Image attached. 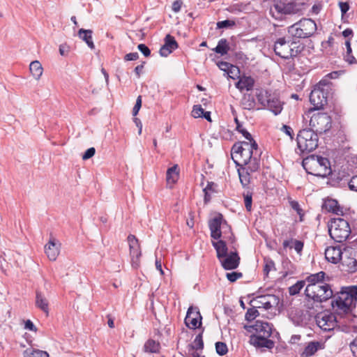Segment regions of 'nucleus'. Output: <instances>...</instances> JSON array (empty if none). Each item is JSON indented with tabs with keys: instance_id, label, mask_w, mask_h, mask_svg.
I'll return each instance as SVG.
<instances>
[{
	"instance_id": "obj_1",
	"label": "nucleus",
	"mask_w": 357,
	"mask_h": 357,
	"mask_svg": "<svg viewBox=\"0 0 357 357\" xmlns=\"http://www.w3.org/2000/svg\"><path fill=\"white\" fill-rule=\"evenodd\" d=\"M261 151L256 141L238 142L231 149V158L237 166H249L251 172H257L260 167Z\"/></svg>"
},
{
	"instance_id": "obj_2",
	"label": "nucleus",
	"mask_w": 357,
	"mask_h": 357,
	"mask_svg": "<svg viewBox=\"0 0 357 357\" xmlns=\"http://www.w3.org/2000/svg\"><path fill=\"white\" fill-rule=\"evenodd\" d=\"M331 305L334 314L340 318L349 319L357 302V286L342 287L339 292L333 295Z\"/></svg>"
},
{
	"instance_id": "obj_3",
	"label": "nucleus",
	"mask_w": 357,
	"mask_h": 357,
	"mask_svg": "<svg viewBox=\"0 0 357 357\" xmlns=\"http://www.w3.org/2000/svg\"><path fill=\"white\" fill-rule=\"evenodd\" d=\"M307 5L300 0H274L270 8V15L275 20H280L284 15L303 14Z\"/></svg>"
},
{
	"instance_id": "obj_4",
	"label": "nucleus",
	"mask_w": 357,
	"mask_h": 357,
	"mask_svg": "<svg viewBox=\"0 0 357 357\" xmlns=\"http://www.w3.org/2000/svg\"><path fill=\"white\" fill-rule=\"evenodd\" d=\"M302 165L308 174L326 177L332 173L331 162L326 157L310 155L303 160Z\"/></svg>"
},
{
	"instance_id": "obj_5",
	"label": "nucleus",
	"mask_w": 357,
	"mask_h": 357,
	"mask_svg": "<svg viewBox=\"0 0 357 357\" xmlns=\"http://www.w3.org/2000/svg\"><path fill=\"white\" fill-rule=\"evenodd\" d=\"M303 49V45L295 41L294 39H287L286 37L278 38L273 47L275 54L285 59L297 56Z\"/></svg>"
},
{
	"instance_id": "obj_6",
	"label": "nucleus",
	"mask_w": 357,
	"mask_h": 357,
	"mask_svg": "<svg viewBox=\"0 0 357 357\" xmlns=\"http://www.w3.org/2000/svg\"><path fill=\"white\" fill-rule=\"evenodd\" d=\"M331 83L324 78L314 86L310 94V101L313 108L309 112L322 109L327 104L328 91L331 89Z\"/></svg>"
},
{
	"instance_id": "obj_7",
	"label": "nucleus",
	"mask_w": 357,
	"mask_h": 357,
	"mask_svg": "<svg viewBox=\"0 0 357 357\" xmlns=\"http://www.w3.org/2000/svg\"><path fill=\"white\" fill-rule=\"evenodd\" d=\"M317 24L310 18H303L288 27V33L292 39H304L311 37L317 31Z\"/></svg>"
},
{
	"instance_id": "obj_8",
	"label": "nucleus",
	"mask_w": 357,
	"mask_h": 357,
	"mask_svg": "<svg viewBox=\"0 0 357 357\" xmlns=\"http://www.w3.org/2000/svg\"><path fill=\"white\" fill-rule=\"evenodd\" d=\"M313 130L310 128H303L297 134V150L301 153H310L317 148L319 137Z\"/></svg>"
},
{
	"instance_id": "obj_9",
	"label": "nucleus",
	"mask_w": 357,
	"mask_h": 357,
	"mask_svg": "<svg viewBox=\"0 0 357 357\" xmlns=\"http://www.w3.org/2000/svg\"><path fill=\"white\" fill-rule=\"evenodd\" d=\"M330 236L336 242L342 243L347 240L351 234L349 222L343 218L335 219L328 228Z\"/></svg>"
},
{
	"instance_id": "obj_10",
	"label": "nucleus",
	"mask_w": 357,
	"mask_h": 357,
	"mask_svg": "<svg viewBox=\"0 0 357 357\" xmlns=\"http://www.w3.org/2000/svg\"><path fill=\"white\" fill-rule=\"evenodd\" d=\"M305 295L307 298L312 299L314 302L323 303L331 298L333 292L331 285L324 282L319 285L306 287Z\"/></svg>"
},
{
	"instance_id": "obj_11",
	"label": "nucleus",
	"mask_w": 357,
	"mask_h": 357,
	"mask_svg": "<svg viewBox=\"0 0 357 357\" xmlns=\"http://www.w3.org/2000/svg\"><path fill=\"white\" fill-rule=\"evenodd\" d=\"M309 125L317 135L326 133L332 127V119L327 113L318 112L311 116Z\"/></svg>"
},
{
	"instance_id": "obj_12",
	"label": "nucleus",
	"mask_w": 357,
	"mask_h": 357,
	"mask_svg": "<svg viewBox=\"0 0 357 357\" xmlns=\"http://www.w3.org/2000/svg\"><path fill=\"white\" fill-rule=\"evenodd\" d=\"M280 303V298L274 294H265L256 296L250 301V304L255 307H263L269 310L277 307Z\"/></svg>"
},
{
	"instance_id": "obj_13",
	"label": "nucleus",
	"mask_w": 357,
	"mask_h": 357,
	"mask_svg": "<svg viewBox=\"0 0 357 357\" xmlns=\"http://www.w3.org/2000/svg\"><path fill=\"white\" fill-rule=\"evenodd\" d=\"M337 317L336 314H321L316 318L317 326L324 331H331L337 326Z\"/></svg>"
},
{
	"instance_id": "obj_14",
	"label": "nucleus",
	"mask_w": 357,
	"mask_h": 357,
	"mask_svg": "<svg viewBox=\"0 0 357 357\" xmlns=\"http://www.w3.org/2000/svg\"><path fill=\"white\" fill-rule=\"evenodd\" d=\"M128 241L129 243L132 266L134 268H137L139 264V258L142 255L138 239L135 237V236L130 234L128 236Z\"/></svg>"
},
{
	"instance_id": "obj_15",
	"label": "nucleus",
	"mask_w": 357,
	"mask_h": 357,
	"mask_svg": "<svg viewBox=\"0 0 357 357\" xmlns=\"http://www.w3.org/2000/svg\"><path fill=\"white\" fill-rule=\"evenodd\" d=\"M227 225V222L223 220V216L219 213L217 216L210 220L208 227L211 231V236L212 238L218 240L222 236L221 225Z\"/></svg>"
},
{
	"instance_id": "obj_16",
	"label": "nucleus",
	"mask_w": 357,
	"mask_h": 357,
	"mask_svg": "<svg viewBox=\"0 0 357 357\" xmlns=\"http://www.w3.org/2000/svg\"><path fill=\"white\" fill-rule=\"evenodd\" d=\"M245 328L249 332L250 329L255 331L257 333L255 336L271 337L272 334V327L268 322L257 321L254 325L245 326Z\"/></svg>"
},
{
	"instance_id": "obj_17",
	"label": "nucleus",
	"mask_w": 357,
	"mask_h": 357,
	"mask_svg": "<svg viewBox=\"0 0 357 357\" xmlns=\"http://www.w3.org/2000/svg\"><path fill=\"white\" fill-rule=\"evenodd\" d=\"M185 324L189 328L195 329L202 324V316L199 311L190 307L185 318Z\"/></svg>"
},
{
	"instance_id": "obj_18",
	"label": "nucleus",
	"mask_w": 357,
	"mask_h": 357,
	"mask_svg": "<svg viewBox=\"0 0 357 357\" xmlns=\"http://www.w3.org/2000/svg\"><path fill=\"white\" fill-rule=\"evenodd\" d=\"M356 250H345L341 259L343 266L347 267V271L354 273L357 270V259Z\"/></svg>"
},
{
	"instance_id": "obj_19",
	"label": "nucleus",
	"mask_w": 357,
	"mask_h": 357,
	"mask_svg": "<svg viewBox=\"0 0 357 357\" xmlns=\"http://www.w3.org/2000/svg\"><path fill=\"white\" fill-rule=\"evenodd\" d=\"M222 266L225 270H233L236 268L240 264V257L236 251L231 252L220 260Z\"/></svg>"
},
{
	"instance_id": "obj_20",
	"label": "nucleus",
	"mask_w": 357,
	"mask_h": 357,
	"mask_svg": "<svg viewBox=\"0 0 357 357\" xmlns=\"http://www.w3.org/2000/svg\"><path fill=\"white\" fill-rule=\"evenodd\" d=\"M178 48V43L174 36L167 34L165 38V43L160 47L159 53L162 56H167Z\"/></svg>"
},
{
	"instance_id": "obj_21",
	"label": "nucleus",
	"mask_w": 357,
	"mask_h": 357,
	"mask_svg": "<svg viewBox=\"0 0 357 357\" xmlns=\"http://www.w3.org/2000/svg\"><path fill=\"white\" fill-rule=\"evenodd\" d=\"M265 107L275 115L280 114L282 110V103L279 97L275 94H271L268 96Z\"/></svg>"
},
{
	"instance_id": "obj_22",
	"label": "nucleus",
	"mask_w": 357,
	"mask_h": 357,
	"mask_svg": "<svg viewBox=\"0 0 357 357\" xmlns=\"http://www.w3.org/2000/svg\"><path fill=\"white\" fill-rule=\"evenodd\" d=\"M329 277L326 276V274L324 271H320L317 273L310 274L308 275L305 281L307 282L308 284L306 287H311L312 286H316L321 284V283L324 282L329 281Z\"/></svg>"
},
{
	"instance_id": "obj_23",
	"label": "nucleus",
	"mask_w": 357,
	"mask_h": 357,
	"mask_svg": "<svg viewBox=\"0 0 357 357\" xmlns=\"http://www.w3.org/2000/svg\"><path fill=\"white\" fill-rule=\"evenodd\" d=\"M343 252L339 247H328L325 250L326 260L333 264H337L342 257Z\"/></svg>"
},
{
	"instance_id": "obj_24",
	"label": "nucleus",
	"mask_w": 357,
	"mask_h": 357,
	"mask_svg": "<svg viewBox=\"0 0 357 357\" xmlns=\"http://www.w3.org/2000/svg\"><path fill=\"white\" fill-rule=\"evenodd\" d=\"M45 252L50 260L56 259L59 254V245L56 244L54 238H50L49 242L45 245Z\"/></svg>"
},
{
	"instance_id": "obj_25",
	"label": "nucleus",
	"mask_w": 357,
	"mask_h": 357,
	"mask_svg": "<svg viewBox=\"0 0 357 357\" xmlns=\"http://www.w3.org/2000/svg\"><path fill=\"white\" fill-rule=\"evenodd\" d=\"M270 337L264 336H250V342L257 347H265L272 349L274 347V342L270 339Z\"/></svg>"
},
{
	"instance_id": "obj_26",
	"label": "nucleus",
	"mask_w": 357,
	"mask_h": 357,
	"mask_svg": "<svg viewBox=\"0 0 357 357\" xmlns=\"http://www.w3.org/2000/svg\"><path fill=\"white\" fill-rule=\"evenodd\" d=\"M255 85V79L250 76L240 77L238 81L235 84L236 87L240 91H251Z\"/></svg>"
},
{
	"instance_id": "obj_27",
	"label": "nucleus",
	"mask_w": 357,
	"mask_h": 357,
	"mask_svg": "<svg viewBox=\"0 0 357 357\" xmlns=\"http://www.w3.org/2000/svg\"><path fill=\"white\" fill-rule=\"evenodd\" d=\"M323 207L328 211L338 215L344 214L343 208L339 205L337 200L327 199L325 200Z\"/></svg>"
},
{
	"instance_id": "obj_28",
	"label": "nucleus",
	"mask_w": 357,
	"mask_h": 357,
	"mask_svg": "<svg viewBox=\"0 0 357 357\" xmlns=\"http://www.w3.org/2000/svg\"><path fill=\"white\" fill-rule=\"evenodd\" d=\"M213 50L217 54L225 55L229 50H234V48L231 43H229L227 39L222 38L218 41L217 46Z\"/></svg>"
},
{
	"instance_id": "obj_29",
	"label": "nucleus",
	"mask_w": 357,
	"mask_h": 357,
	"mask_svg": "<svg viewBox=\"0 0 357 357\" xmlns=\"http://www.w3.org/2000/svg\"><path fill=\"white\" fill-rule=\"evenodd\" d=\"M93 31L91 29H80L78 31V36L84 40L91 50L95 49V45L92 38Z\"/></svg>"
},
{
	"instance_id": "obj_30",
	"label": "nucleus",
	"mask_w": 357,
	"mask_h": 357,
	"mask_svg": "<svg viewBox=\"0 0 357 357\" xmlns=\"http://www.w3.org/2000/svg\"><path fill=\"white\" fill-rule=\"evenodd\" d=\"M238 173L241 183L243 187L248 185L250 182V173L249 166H238Z\"/></svg>"
},
{
	"instance_id": "obj_31",
	"label": "nucleus",
	"mask_w": 357,
	"mask_h": 357,
	"mask_svg": "<svg viewBox=\"0 0 357 357\" xmlns=\"http://www.w3.org/2000/svg\"><path fill=\"white\" fill-rule=\"evenodd\" d=\"M212 245L216 250L217 257L219 260H221V259L228 255V248L225 241L222 240L213 241Z\"/></svg>"
},
{
	"instance_id": "obj_32",
	"label": "nucleus",
	"mask_w": 357,
	"mask_h": 357,
	"mask_svg": "<svg viewBox=\"0 0 357 357\" xmlns=\"http://www.w3.org/2000/svg\"><path fill=\"white\" fill-rule=\"evenodd\" d=\"M36 305L47 314L49 312L48 301L45 296L40 291H36Z\"/></svg>"
},
{
	"instance_id": "obj_33",
	"label": "nucleus",
	"mask_w": 357,
	"mask_h": 357,
	"mask_svg": "<svg viewBox=\"0 0 357 357\" xmlns=\"http://www.w3.org/2000/svg\"><path fill=\"white\" fill-rule=\"evenodd\" d=\"M241 104L244 109L252 110L256 105L255 99L251 94H244Z\"/></svg>"
},
{
	"instance_id": "obj_34",
	"label": "nucleus",
	"mask_w": 357,
	"mask_h": 357,
	"mask_svg": "<svg viewBox=\"0 0 357 357\" xmlns=\"http://www.w3.org/2000/svg\"><path fill=\"white\" fill-rule=\"evenodd\" d=\"M179 169L177 165L169 167L166 174V179L168 183H174L178 178Z\"/></svg>"
},
{
	"instance_id": "obj_35",
	"label": "nucleus",
	"mask_w": 357,
	"mask_h": 357,
	"mask_svg": "<svg viewBox=\"0 0 357 357\" xmlns=\"http://www.w3.org/2000/svg\"><path fill=\"white\" fill-rule=\"evenodd\" d=\"M29 70L35 79H39L43 71L41 63L38 61H33L29 65Z\"/></svg>"
},
{
	"instance_id": "obj_36",
	"label": "nucleus",
	"mask_w": 357,
	"mask_h": 357,
	"mask_svg": "<svg viewBox=\"0 0 357 357\" xmlns=\"http://www.w3.org/2000/svg\"><path fill=\"white\" fill-rule=\"evenodd\" d=\"M321 347V344L319 342L313 341L310 342L307 344V345L305 347V349L302 354V355L305 357H308L314 354L317 350Z\"/></svg>"
},
{
	"instance_id": "obj_37",
	"label": "nucleus",
	"mask_w": 357,
	"mask_h": 357,
	"mask_svg": "<svg viewBox=\"0 0 357 357\" xmlns=\"http://www.w3.org/2000/svg\"><path fill=\"white\" fill-rule=\"evenodd\" d=\"M160 348L159 342L152 339L148 340L144 345V351L146 353H158L159 352Z\"/></svg>"
},
{
	"instance_id": "obj_38",
	"label": "nucleus",
	"mask_w": 357,
	"mask_h": 357,
	"mask_svg": "<svg viewBox=\"0 0 357 357\" xmlns=\"http://www.w3.org/2000/svg\"><path fill=\"white\" fill-rule=\"evenodd\" d=\"M345 45L347 47V52H346V54L344 55V61L350 65L356 64L357 60L354 56V55L352 54V50H351L350 41L346 40Z\"/></svg>"
},
{
	"instance_id": "obj_39",
	"label": "nucleus",
	"mask_w": 357,
	"mask_h": 357,
	"mask_svg": "<svg viewBox=\"0 0 357 357\" xmlns=\"http://www.w3.org/2000/svg\"><path fill=\"white\" fill-rule=\"evenodd\" d=\"M248 4L244 3H237L230 6L228 10L232 13H238L241 12H245L248 10Z\"/></svg>"
},
{
	"instance_id": "obj_40",
	"label": "nucleus",
	"mask_w": 357,
	"mask_h": 357,
	"mask_svg": "<svg viewBox=\"0 0 357 357\" xmlns=\"http://www.w3.org/2000/svg\"><path fill=\"white\" fill-rule=\"evenodd\" d=\"M191 349L198 351L204 349L202 333H199L195 338L193 343L190 345Z\"/></svg>"
},
{
	"instance_id": "obj_41",
	"label": "nucleus",
	"mask_w": 357,
	"mask_h": 357,
	"mask_svg": "<svg viewBox=\"0 0 357 357\" xmlns=\"http://www.w3.org/2000/svg\"><path fill=\"white\" fill-rule=\"evenodd\" d=\"M305 284V280H299L294 285L289 287V293L291 296L298 294Z\"/></svg>"
},
{
	"instance_id": "obj_42",
	"label": "nucleus",
	"mask_w": 357,
	"mask_h": 357,
	"mask_svg": "<svg viewBox=\"0 0 357 357\" xmlns=\"http://www.w3.org/2000/svg\"><path fill=\"white\" fill-rule=\"evenodd\" d=\"M264 274L266 277L268 275L269 272L272 270H275L274 261L269 257H264Z\"/></svg>"
},
{
	"instance_id": "obj_43",
	"label": "nucleus",
	"mask_w": 357,
	"mask_h": 357,
	"mask_svg": "<svg viewBox=\"0 0 357 357\" xmlns=\"http://www.w3.org/2000/svg\"><path fill=\"white\" fill-rule=\"evenodd\" d=\"M234 121L236 124V130L241 133L243 135V136L247 139V140H252V137L251 135V134L247 131L245 128H243L241 122L238 121V118L237 117H235L234 118Z\"/></svg>"
},
{
	"instance_id": "obj_44",
	"label": "nucleus",
	"mask_w": 357,
	"mask_h": 357,
	"mask_svg": "<svg viewBox=\"0 0 357 357\" xmlns=\"http://www.w3.org/2000/svg\"><path fill=\"white\" fill-rule=\"evenodd\" d=\"M215 351L220 356H224L228 352L227 344L222 342H217L215 343Z\"/></svg>"
},
{
	"instance_id": "obj_45",
	"label": "nucleus",
	"mask_w": 357,
	"mask_h": 357,
	"mask_svg": "<svg viewBox=\"0 0 357 357\" xmlns=\"http://www.w3.org/2000/svg\"><path fill=\"white\" fill-rule=\"evenodd\" d=\"M236 23L233 20H225L219 21L216 24L217 29H227L235 26Z\"/></svg>"
},
{
	"instance_id": "obj_46",
	"label": "nucleus",
	"mask_w": 357,
	"mask_h": 357,
	"mask_svg": "<svg viewBox=\"0 0 357 357\" xmlns=\"http://www.w3.org/2000/svg\"><path fill=\"white\" fill-rule=\"evenodd\" d=\"M244 197V204L245 208L248 211H252V193L248 192L246 194H243Z\"/></svg>"
},
{
	"instance_id": "obj_47",
	"label": "nucleus",
	"mask_w": 357,
	"mask_h": 357,
	"mask_svg": "<svg viewBox=\"0 0 357 357\" xmlns=\"http://www.w3.org/2000/svg\"><path fill=\"white\" fill-rule=\"evenodd\" d=\"M256 308L257 307H252V308L248 310L245 314L246 320L252 321L255 319L257 316H259V313Z\"/></svg>"
},
{
	"instance_id": "obj_48",
	"label": "nucleus",
	"mask_w": 357,
	"mask_h": 357,
	"mask_svg": "<svg viewBox=\"0 0 357 357\" xmlns=\"http://www.w3.org/2000/svg\"><path fill=\"white\" fill-rule=\"evenodd\" d=\"M269 95H271V93H268L266 91L264 92L260 91L259 93H257V98L259 102L264 107L266 106V99H268V96Z\"/></svg>"
},
{
	"instance_id": "obj_49",
	"label": "nucleus",
	"mask_w": 357,
	"mask_h": 357,
	"mask_svg": "<svg viewBox=\"0 0 357 357\" xmlns=\"http://www.w3.org/2000/svg\"><path fill=\"white\" fill-rule=\"evenodd\" d=\"M243 277V273L241 272H231L227 273L226 278L231 282H236L238 279H240Z\"/></svg>"
},
{
	"instance_id": "obj_50",
	"label": "nucleus",
	"mask_w": 357,
	"mask_h": 357,
	"mask_svg": "<svg viewBox=\"0 0 357 357\" xmlns=\"http://www.w3.org/2000/svg\"><path fill=\"white\" fill-rule=\"evenodd\" d=\"M290 205H291V208L297 212L298 215L300 217V220L303 221V217L304 215V213H303V209L301 208L298 202L296 201H291L290 202Z\"/></svg>"
},
{
	"instance_id": "obj_51",
	"label": "nucleus",
	"mask_w": 357,
	"mask_h": 357,
	"mask_svg": "<svg viewBox=\"0 0 357 357\" xmlns=\"http://www.w3.org/2000/svg\"><path fill=\"white\" fill-rule=\"evenodd\" d=\"M204 111V110L203 109L200 105H194L192 111V116L194 118H199L202 116Z\"/></svg>"
},
{
	"instance_id": "obj_52",
	"label": "nucleus",
	"mask_w": 357,
	"mask_h": 357,
	"mask_svg": "<svg viewBox=\"0 0 357 357\" xmlns=\"http://www.w3.org/2000/svg\"><path fill=\"white\" fill-rule=\"evenodd\" d=\"M280 130L281 131L284 132L287 136H289L291 140L294 139V132L291 126L287 125H283Z\"/></svg>"
},
{
	"instance_id": "obj_53",
	"label": "nucleus",
	"mask_w": 357,
	"mask_h": 357,
	"mask_svg": "<svg viewBox=\"0 0 357 357\" xmlns=\"http://www.w3.org/2000/svg\"><path fill=\"white\" fill-rule=\"evenodd\" d=\"M137 49L142 52V54L147 57L151 55V50L145 44L141 43L137 46Z\"/></svg>"
},
{
	"instance_id": "obj_54",
	"label": "nucleus",
	"mask_w": 357,
	"mask_h": 357,
	"mask_svg": "<svg viewBox=\"0 0 357 357\" xmlns=\"http://www.w3.org/2000/svg\"><path fill=\"white\" fill-rule=\"evenodd\" d=\"M338 5H339V7L341 10L342 17H343L346 15L347 12L350 8L349 3L347 1H345V2L340 1L338 3Z\"/></svg>"
},
{
	"instance_id": "obj_55",
	"label": "nucleus",
	"mask_w": 357,
	"mask_h": 357,
	"mask_svg": "<svg viewBox=\"0 0 357 357\" xmlns=\"http://www.w3.org/2000/svg\"><path fill=\"white\" fill-rule=\"evenodd\" d=\"M141 107H142V96H139L136 100L135 105L132 109V115L134 116H137Z\"/></svg>"
},
{
	"instance_id": "obj_56",
	"label": "nucleus",
	"mask_w": 357,
	"mask_h": 357,
	"mask_svg": "<svg viewBox=\"0 0 357 357\" xmlns=\"http://www.w3.org/2000/svg\"><path fill=\"white\" fill-rule=\"evenodd\" d=\"M96 153V149L93 147L88 149L82 155V159L86 160L92 158Z\"/></svg>"
},
{
	"instance_id": "obj_57",
	"label": "nucleus",
	"mask_w": 357,
	"mask_h": 357,
	"mask_svg": "<svg viewBox=\"0 0 357 357\" xmlns=\"http://www.w3.org/2000/svg\"><path fill=\"white\" fill-rule=\"evenodd\" d=\"M293 243L294 246L292 247L294 248V250L296 251L298 254H301L304 246L303 242L298 240H294Z\"/></svg>"
},
{
	"instance_id": "obj_58",
	"label": "nucleus",
	"mask_w": 357,
	"mask_h": 357,
	"mask_svg": "<svg viewBox=\"0 0 357 357\" xmlns=\"http://www.w3.org/2000/svg\"><path fill=\"white\" fill-rule=\"evenodd\" d=\"M182 0H176L172 3V9L174 13H178L183 6Z\"/></svg>"
},
{
	"instance_id": "obj_59",
	"label": "nucleus",
	"mask_w": 357,
	"mask_h": 357,
	"mask_svg": "<svg viewBox=\"0 0 357 357\" xmlns=\"http://www.w3.org/2000/svg\"><path fill=\"white\" fill-rule=\"evenodd\" d=\"M348 185L351 190L357 192V175L351 177Z\"/></svg>"
},
{
	"instance_id": "obj_60",
	"label": "nucleus",
	"mask_w": 357,
	"mask_h": 357,
	"mask_svg": "<svg viewBox=\"0 0 357 357\" xmlns=\"http://www.w3.org/2000/svg\"><path fill=\"white\" fill-rule=\"evenodd\" d=\"M217 186V184L215 183L214 182H208L206 186L204 188L203 191H208V192L211 193L216 192L217 190L215 188Z\"/></svg>"
},
{
	"instance_id": "obj_61",
	"label": "nucleus",
	"mask_w": 357,
	"mask_h": 357,
	"mask_svg": "<svg viewBox=\"0 0 357 357\" xmlns=\"http://www.w3.org/2000/svg\"><path fill=\"white\" fill-rule=\"evenodd\" d=\"M139 58V54L137 52H131L125 55L124 60L129 61H135Z\"/></svg>"
},
{
	"instance_id": "obj_62",
	"label": "nucleus",
	"mask_w": 357,
	"mask_h": 357,
	"mask_svg": "<svg viewBox=\"0 0 357 357\" xmlns=\"http://www.w3.org/2000/svg\"><path fill=\"white\" fill-rule=\"evenodd\" d=\"M350 348L353 355L357 357V336L355 339L351 342Z\"/></svg>"
},
{
	"instance_id": "obj_63",
	"label": "nucleus",
	"mask_w": 357,
	"mask_h": 357,
	"mask_svg": "<svg viewBox=\"0 0 357 357\" xmlns=\"http://www.w3.org/2000/svg\"><path fill=\"white\" fill-rule=\"evenodd\" d=\"M36 352H37V349H27L23 353L24 357H35Z\"/></svg>"
},
{
	"instance_id": "obj_64",
	"label": "nucleus",
	"mask_w": 357,
	"mask_h": 357,
	"mask_svg": "<svg viewBox=\"0 0 357 357\" xmlns=\"http://www.w3.org/2000/svg\"><path fill=\"white\" fill-rule=\"evenodd\" d=\"M25 328L31 331H36L37 328L31 320H27L25 322Z\"/></svg>"
}]
</instances>
